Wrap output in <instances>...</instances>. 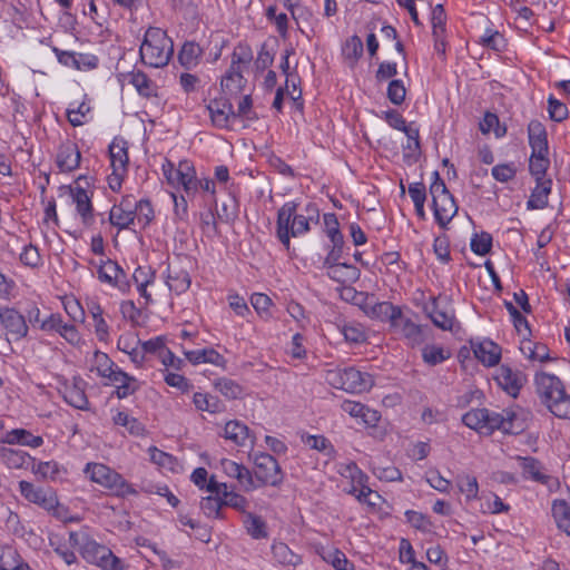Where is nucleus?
Returning <instances> with one entry per match:
<instances>
[{"label": "nucleus", "mask_w": 570, "mask_h": 570, "mask_svg": "<svg viewBox=\"0 0 570 570\" xmlns=\"http://www.w3.org/2000/svg\"><path fill=\"white\" fill-rule=\"evenodd\" d=\"M326 381L333 387L348 393H362L370 390L373 385L372 376L367 373H362L355 367L327 371Z\"/></svg>", "instance_id": "nucleus-4"}, {"label": "nucleus", "mask_w": 570, "mask_h": 570, "mask_svg": "<svg viewBox=\"0 0 570 570\" xmlns=\"http://www.w3.org/2000/svg\"><path fill=\"white\" fill-rule=\"evenodd\" d=\"M324 224L326 227V234L332 243H341L344 240L343 234L340 230V224L334 213H327L323 216Z\"/></svg>", "instance_id": "nucleus-55"}, {"label": "nucleus", "mask_w": 570, "mask_h": 570, "mask_svg": "<svg viewBox=\"0 0 570 570\" xmlns=\"http://www.w3.org/2000/svg\"><path fill=\"white\" fill-rule=\"evenodd\" d=\"M446 14L442 4H436L431 12L433 36L445 32Z\"/></svg>", "instance_id": "nucleus-62"}, {"label": "nucleus", "mask_w": 570, "mask_h": 570, "mask_svg": "<svg viewBox=\"0 0 570 570\" xmlns=\"http://www.w3.org/2000/svg\"><path fill=\"white\" fill-rule=\"evenodd\" d=\"M515 421L517 414L511 410L499 413L485 407L472 409L462 416L464 425L484 435H491L495 430L518 434L523 428L521 424H515Z\"/></svg>", "instance_id": "nucleus-2"}, {"label": "nucleus", "mask_w": 570, "mask_h": 570, "mask_svg": "<svg viewBox=\"0 0 570 570\" xmlns=\"http://www.w3.org/2000/svg\"><path fill=\"white\" fill-rule=\"evenodd\" d=\"M346 470L350 473V476L352 479V488L348 490V493L354 494L356 499L362 503H368L371 505H374V502L370 501V497L374 493L372 489L366 484L368 476L358 469L356 463L351 462Z\"/></svg>", "instance_id": "nucleus-20"}, {"label": "nucleus", "mask_w": 570, "mask_h": 570, "mask_svg": "<svg viewBox=\"0 0 570 570\" xmlns=\"http://www.w3.org/2000/svg\"><path fill=\"white\" fill-rule=\"evenodd\" d=\"M135 212L138 222H142V226H147L154 219V209L148 199H140L135 202Z\"/></svg>", "instance_id": "nucleus-61"}, {"label": "nucleus", "mask_w": 570, "mask_h": 570, "mask_svg": "<svg viewBox=\"0 0 570 570\" xmlns=\"http://www.w3.org/2000/svg\"><path fill=\"white\" fill-rule=\"evenodd\" d=\"M193 402L197 410L216 413L219 411V400L216 396L206 393H195Z\"/></svg>", "instance_id": "nucleus-51"}, {"label": "nucleus", "mask_w": 570, "mask_h": 570, "mask_svg": "<svg viewBox=\"0 0 570 570\" xmlns=\"http://www.w3.org/2000/svg\"><path fill=\"white\" fill-rule=\"evenodd\" d=\"M57 60L65 67L73 68L79 71H90L99 66V58L92 53H81L71 50H61L52 47Z\"/></svg>", "instance_id": "nucleus-10"}, {"label": "nucleus", "mask_w": 570, "mask_h": 570, "mask_svg": "<svg viewBox=\"0 0 570 570\" xmlns=\"http://www.w3.org/2000/svg\"><path fill=\"white\" fill-rule=\"evenodd\" d=\"M394 327L400 328L403 336L407 338L411 344H420L423 340L421 326L413 323L410 318H404L402 314L399 325Z\"/></svg>", "instance_id": "nucleus-43"}, {"label": "nucleus", "mask_w": 570, "mask_h": 570, "mask_svg": "<svg viewBox=\"0 0 570 570\" xmlns=\"http://www.w3.org/2000/svg\"><path fill=\"white\" fill-rule=\"evenodd\" d=\"M528 138L531 150L540 154L549 151L548 135L544 125L538 119H532L528 125Z\"/></svg>", "instance_id": "nucleus-26"}, {"label": "nucleus", "mask_w": 570, "mask_h": 570, "mask_svg": "<svg viewBox=\"0 0 570 570\" xmlns=\"http://www.w3.org/2000/svg\"><path fill=\"white\" fill-rule=\"evenodd\" d=\"M535 183V187L527 202V209L529 210L546 208L548 206L549 194L551 193V179L539 180Z\"/></svg>", "instance_id": "nucleus-29"}, {"label": "nucleus", "mask_w": 570, "mask_h": 570, "mask_svg": "<svg viewBox=\"0 0 570 570\" xmlns=\"http://www.w3.org/2000/svg\"><path fill=\"white\" fill-rule=\"evenodd\" d=\"M85 472L90 480L98 483L119 497L136 494L137 491L119 473L101 463H88Z\"/></svg>", "instance_id": "nucleus-5"}, {"label": "nucleus", "mask_w": 570, "mask_h": 570, "mask_svg": "<svg viewBox=\"0 0 570 570\" xmlns=\"http://www.w3.org/2000/svg\"><path fill=\"white\" fill-rule=\"evenodd\" d=\"M3 442L8 444H20L36 449L43 444V439L40 435H33L28 430L13 429L7 433Z\"/></svg>", "instance_id": "nucleus-33"}, {"label": "nucleus", "mask_w": 570, "mask_h": 570, "mask_svg": "<svg viewBox=\"0 0 570 570\" xmlns=\"http://www.w3.org/2000/svg\"><path fill=\"white\" fill-rule=\"evenodd\" d=\"M374 296H371L370 304L363 306V311L371 318L380 321H389L391 326H397L401 320V308L390 302H374Z\"/></svg>", "instance_id": "nucleus-17"}, {"label": "nucleus", "mask_w": 570, "mask_h": 570, "mask_svg": "<svg viewBox=\"0 0 570 570\" xmlns=\"http://www.w3.org/2000/svg\"><path fill=\"white\" fill-rule=\"evenodd\" d=\"M224 500L219 497H205L200 501V510L207 518L224 519L222 508L224 507Z\"/></svg>", "instance_id": "nucleus-46"}, {"label": "nucleus", "mask_w": 570, "mask_h": 570, "mask_svg": "<svg viewBox=\"0 0 570 570\" xmlns=\"http://www.w3.org/2000/svg\"><path fill=\"white\" fill-rule=\"evenodd\" d=\"M73 202L82 224L91 226L94 224V208L87 191L81 187H77L73 193Z\"/></svg>", "instance_id": "nucleus-32"}, {"label": "nucleus", "mask_w": 570, "mask_h": 570, "mask_svg": "<svg viewBox=\"0 0 570 570\" xmlns=\"http://www.w3.org/2000/svg\"><path fill=\"white\" fill-rule=\"evenodd\" d=\"M0 459L9 469H29L35 458L22 450L0 446Z\"/></svg>", "instance_id": "nucleus-24"}, {"label": "nucleus", "mask_w": 570, "mask_h": 570, "mask_svg": "<svg viewBox=\"0 0 570 570\" xmlns=\"http://www.w3.org/2000/svg\"><path fill=\"white\" fill-rule=\"evenodd\" d=\"M95 364L98 375L101 377H106L109 381L111 380L112 376L116 375V371L121 370L111 361V358L106 353L100 351L95 352Z\"/></svg>", "instance_id": "nucleus-42"}, {"label": "nucleus", "mask_w": 570, "mask_h": 570, "mask_svg": "<svg viewBox=\"0 0 570 570\" xmlns=\"http://www.w3.org/2000/svg\"><path fill=\"white\" fill-rule=\"evenodd\" d=\"M98 279L101 283H106L111 285L112 281L117 278V275H122V268L118 265L117 262L107 259L101 261V264L97 271Z\"/></svg>", "instance_id": "nucleus-44"}, {"label": "nucleus", "mask_w": 570, "mask_h": 570, "mask_svg": "<svg viewBox=\"0 0 570 570\" xmlns=\"http://www.w3.org/2000/svg\"><path fill=\"white\" fill-rule=\"evenodd\" d=\"M363 51L362 38H346L342 45V56L351 68L356 65Z\"/></svg>", "instance_id": "nucleus-38"}, {"label": "nucleus", "mask_w": 570, "mask_h": 570, "mask_svg": "<svg viewBox=\"0 0 570 570\" xmlns=\"http://www.w3.org/2000/svg\"><path fill=\"white\" fill-rule=\"evenodd\" d=\"M305 443L314 450H317L326 455L335 453L334 446L331 444L328 439L323 435H308Z\"/></svg>", "instance_id": "nucleus-60"}, {"label": "nucleus", "mask_w": 570, "mask_h": 570, "mask_svg": "<svg viewBox=\"0 0 570 570\" xmlns=\"http://www.w3.org/2000/svg\"><path fill=\"white\" fill-rule=\"evenodd\" d=\"M224 436L240 446H245L248 440L253 443L248 426L237 420L226 423Z\"/></svg>", "instance_id": "nucleus-34"}, {"label": "nucleus", "mask_w": 570, "mask_h": 570, "mask_svg": "<svg viewBox=\"0 0 570 570\" xmlns=\"http://www.w3.org/2000/svg\"><path fill=\"white\" fill-rule=\"evenodd\" d=\"M472 343V348L474 356L485 366H494L500 362L501 358V347L490 341L484 340L476 344Z\"/></svg>", "instance_id": "nucleus-22"}, {"label": "nucleus", "mask_w": 570, "mask_h": 570, "mask_svg": "<svg viewBox=\"0 0 570 570\" xmlns=\"http://www.w3.org/2000/svg\"><path fill=\"white\" fill-rule=\"evenodd\" d=\"M289 11L301 32L306 33V28L309 26V18L312 17V13L305 7L297 3H289Z\"/></svg>", "instance_id": "nucleus-54"}, {"label": "nucleus", "mask_w": 570, "mask_h": 570, "mask_svg": "<svg viewBox=\"0 0 570 570\" xmlns=\"http://www.w3.org/2000/svg\"><path fill=\"white\" fill-rule=\"evenodd\" d=\"M327 269V276L340 284H353L360 279L361 271L347 263H336L330 266H325Z\"/></svg>", "instance_id": "nucleus-23"}, {"label": "nucleus", "mask_w": 570, "mask_h": 570, "mask_svg": "<svg viewBox=\"0 0 570 570\" xmlns=\"http://www.w3.org/2000/svg\"><path fill=\"white\" fill-rule=\"evenodd\" d=\"M0 323L6 328L7 334L16 341L27 336L29 327L26 316L16 308L4 307L0 309Z\"/></svg>", "instance_id": "nucleus-12"}, {"label": "nucleus", "mask_w": 570, "mask_h": 570, "mask_svg": "<svg viewBox=\"0 0 570 570\" xmlns=\"http://www.w3.org/2000/svg\"><path fill=\"white\" fill-rule=\"evenodd\" d=\"M86 382L75 376L71 384H63L60 389V393L63 400L71 406L78 410H88L89 401L85 392Z\"/></svg>", "instance_id": "nucleus-19"}, {"label": "nucleus", "mask_w": 570, "mask_h": 570, "mask_svg": "<svg viewBox=\"0 0 570 570\" xmlns=\"http://www.w3.org/2000/svg\"><path fill=\"white\" fill-rule=\"evenodd\" d=\"M139 52L145 65L165 67L174 55L173 38H144Z\"/></svg>", "instance_id": "nucleus-6"}, {"label": "nucleus", "mask_w": 570, "mask_h": 570, "mask_svg": "<svg viewBox=\"0 0 570 570\" xmlns=\"http://www.w3.org/2000/svg\"><path fill=\"white\" fill-rule=\"evenodd\" d=\"M246 79L243 77V70L239 67H229L222 77L220 87L226 97L237 96L245 87Z\"/></svg>", "instance_id": "nucleus-25"}, {"label": "nucleus", "mask_w": 570, "mask_h": 570, "mask_svg": "<svg viewBox=\"0 0 570 570\" xmlns=\"http://www.w3.org/2000/svg\"><path fill=\"white\" fill-rule=\"evenodd\" d=\"M136 218L135 199L131 195L124 196L118 205H115L109 214V223L119 229L128 228Z\"/></svg>", "instance_id": "nucleus-16"}, {"label": "nucleus", "mask_w": 570, "mask_h": 570, "mask_svg": "<svg viewBox=\"0 0 570 570\" xmlns=\"http://www.w3.org/2000/svg\"><path fill=\"white\" fill-rule=\"evenodd\" d=\"M424 311L436 327L453 331L456 320L453 309L448 305L442 306L438 298L432 297Z\"/></svg>", "instance_id": "nucleus-14"}, {"label": "nucleus", "mask_w": 570, "mask_h": 570, "mask_svg": "<svg viewBox=\"0 0 570 570\" xmlns=\"http://www.w3.org/2000/svg\"><path fill=\"white\" fill-rule=\"evenodd\" d=\"M386 96L393 105L400 106L406 96V89L403 81L400 79L391 80L387 86Z\"/></svg>", "instance_id": "nucleus-57"}, {"label": "nucleus", "mask_w": 570, "mask_h": 570, "mask_svg": "<svg viewBox=\"0 0 570 570\" xmlns=\"http://www.w3.org/2000/svg\"><path fill=\"white\" fill-rule=\"evenodd\" d=\"M548 111L550 119L561 122L568 117V108L566 104L556 99L552 95L548 98Z\"/></svg>", "instance_id": "nucleus-58"}, {"label": "nucleus", "mask_w": 570, "mask_h": 570, "mask_svg": "<svg viewBox=\"0 0 570 570\" xmlns=\"http://www.w3.org/2000/svg\"><path fill=\"white\" fill-rule=\"evenodd\" d=\"M110 382L115 384L116 390L114 394L119 400L132 395L139 389L137 379L124 372L122 370L116 371V375L111 377Z\"/></svg>", "instance_id": "nucleus-28"}, {"label": "nucleus", "mask_w": 570, "mask_h": 570, "mask_svg": "<svg viewBox=\"0 0 570 570\" xmlns=\"http://www.w3.org/2000/svg\"><path fill=\"white\" fill-rule=\"evenodd\" d=\"M430 195L435 220L441 228H445L458 213L454 197L446 186L430 188Z\"/></svg>", "instance_id": "nucleus-9"}, {"label": "nucleus", "mask_w": 570, "mask_h": 570, "mask_svg": "<svg viewBox=\"0 0 570 570\" xmlns=\"http://www.w3.org/2000/svg\"><path fill=\"white\" fill-rule=\"evenodd\" d=\"M552 515L560 530L570 537V505L566 500H554L552 503Z\"/></svg>", "instance_id": "nucleus-40"}, {"label": "nucleus", "mask_w": 570, "mask_h": 570, "mask_svg": "<svg viewBox=\"0 0 570 570\" xmlns=\"http://www.w3.org/2000/svg\"><path fill=\"white\" fill-rule=\"evenodd\" d=\"M492 235L488 232H481L473 235L471 238L470 247L471 250L480 256H484L491 252L492 248Z\"/></svg>", "instance_id": "nucleus-47"}, {"label": "nucleus", "mask_w": 570, "mask_h": 570, "mask_svg": "<svg viewBox=\"0 0 570 570\" xmlns=\"http://www.w3.org/2000/svg\"><path fill=\"white\" fill-rule=\"evenodd\" d=\"M492 177L500 183H508L517 175V167L513 163L499 164L491 169Z\"/></svg>", "instance_id": "nucleus-56"}, {"label": "nucleus", "mask_w": 570, "mask_h": 570, "mask_svg": "<svg viewBox=\"0 0 570 570\" xmlns=\"http://www.w3.org/2000/svg\"><path fill=\"white\" fill-rule=\"evenodd\" d=\"M128 82L132 85L141 97L150 98L157 96L156 83L148 76L140 71H131L127 75Z\"/></svg>", "instance_id": "nucleus-30"}, {"label": "nucleus", "mask_w": 570, "mask_h": 570, "mask_svg": "<svg viewBox=\"0 0 570 570\" xmlns=\"http://www.w3.org/2000/svg\"><path fill=\"white\" fill-rule=\"evenodd\" d=\"M320 223V209L315 203L309 202L299 210V204L286 202L277 210L276 236L288 250L291 238L299 237L311 230V224Z\"/></svg>", "instance_id": "nucleus-1"}, {"label": "nucleus", "mask_w": 570, "mask_h": 570, "mask_svg": "<svg viewBox=\"0 0 570 570\" xmlns=\"http://www.w3.org/2000/svg\"><path fill=\"white\" fill-rule=\"evenodd\" d=\"M203 50L194 40L185 41L178 53V60L183 67L190 69L198 63Z\"/></svg>", "instance_id": "nucleus-37"}, {"label": "nucleus", "mask_w": 570, "mask_h": 570, "mask_svg": "<svg viewBox=\"0 0 570 570\" xmlns=\"http://www.w3.org/2000/svg\"><path fill=\"white\" fill-rule=\"evenodd\" d=\"M272 553L274 559L283 566H297L302 562L298 554L294 553L289 547L284 542H275L272 546Z\"/></svg>", "instance_id": "nucleus-41"}, {"label": "nucleus", "mask_w": 570, "mask_h": 570, "mask_svg": "<svg viewBox=\"0 0 570 570\" xmlns=\"http://www.w3.org/2000/svg\"><path fill=\"white\" fill-rule=\"evenodd\" d=\"M167 285L170 291L176 294L185 293L191 284L190 275L186 269H170L168 268Z\"/></svg>", "instance_id": "nucleus-36"}, {"label": "nucleus", "mask_w": 570, "mask_h": 570, "mask_svg": "<svg viewBox=\"0 0 570 570\" xmlns=\"http://www.w3.org/2000/svg\"><path fill=\"white\" fill-rule=\"evenodd\" d=\"M186 358L194 365L209 363L223 366L226 362L225 357L214 348H203L195 351H185Z\"/></svg>", "instance_id": "nucleus-31"}, {"label": "nucleus", "mask_w": 570, "mask_h": 570, "mask_svg": "<svg viewBox=\"0 0 570 570\" xmlns=\"http://www.w3.org/2000/svg\"><path fill=\"white\" fill-rule=\"evenodd\" d=\"M207 110L213 125L217 128H228L229 122L235 120V110L228 97L210 100Z\"/></svg>", "instance_id": "nucleus-15"}, {"label": "nucleus", "mask_w": 570, "mask_h": 570, "mask_svg": "<svg viewBox=\"0 0 570 570\" xmlns=\"http://www.w3.org/2000/svg\"><path fill=\"white\" fill-rule=\"evenodd\" d=\"M81 160V154L76 142L67 139L61 142L57 156L56 165L61 173H71L76 170Z\"/></svg>", "instance_id": "nucleus-18"}, {"label": "nucleus", "mask_w": 570, "mask_h": 570, "mask_svg": "<svg viewBox=\"0 0 570 570\" xmlns=\"http://www.w3.org/2000/svg\"><path fill=\"white\" fill-rule=\"evenodd\" d=\"M534 384L541 402L554 416L570 419V395L558 376L540 372L534 376Z\"/></svg>", "instance_id": "nucleus-3"}, {"label": "nucleus", "mask_w": 570, "mask_h": 570, "mask_svg": "<svg viewBox=\"0 0 570 570\" xmlns=\"http://www.w3.org/2000/svg\"><path fill=\"white\" fill-rule=\"evenodd\" d=\"M245 492H250L258 488L254 472L247 469L245 465L239 468V473L234 476Z\"/></svg>", "instance_id": "nucleus-63"}, {"label": "nucleus", "mask_w": 570, "mask_h": 570, "mask_svg": "<svg viewBox=\"0 0 570 570\" xmlns=\"http://www.w3.org/2000/svg\"><path fill=\"white\" fill-rule=\"evenodd\" d=\"M403 132L407 137V142L404 146V149L410 150L409 154H404V158H413V160L416 161L421 153L419 129L409 126L403 130Z\"/></svg>", "instance_id": "nucleus-49"}, {"label": "nucleus", "mask_w": 570, "mask_h": 570, "mask_svg": "<svg viewBox=\"0 0 570 570\" xmlns=\"http://www.w3.org/2000/svg\"><path fill=\"white\" fill-rule=\"evenodd\" d=\"M81 557L89 563L96 564L104 570H124L122 561L112 551L94 539L85 541Z\"/></svg>", "instance_id": "nucleus-8"}, {"label": "nucleus", "mask_w": 570, "mask_h": 570, "mask_svg": "<svg viewBox=\"0 0 570 570\" xmlns=\"http://www.w3.org/2000/svg\"><path fill=\"white\" fill-rule=\"evenodd\" d=\"M253 60V50L252 48L245 43L239 42L238 46L234 48L232 55V63L229 67H247Z\"/></svg>", "instance_id": "nucleus-48"}, {"label": "nucleus", "mask_w": 570, "mask_h": 570, "mask_svg": "<svg viewBox=\"0 0 570 570\" xmlns=\"http://www.w3.org/2000/svg\"><path fill=\"white\" fill-rule=\"evenodd\" d=\"M20 262L28 267L37 268L41 265V256L37 246L29 244L20 254Z\"/></svg>", "instance_id": "nucleus-59"}, {"label": "nucleus", "mask_w": 570, "mask_h": 570, "mask_svg": "<svg viewBox=\"0 0 570 570\" xmlns=\"http://www.w3.org/2000/svg\"><path fill=\"white\" fill-rule=\"evenodd\" d=\"M254 475L259 487H281L284 481V473L277 460L269 453L261 452L254 455Z\"/></svg>", "instance_id": "nucleus-7"}, {"label": "nucleus", "mask_w": 570, "mask_h": 570, "mask_svg": "<svg viewBox=\"0 0 570 570\" xmlns=\"http://www.w3.org/2000/svg\"><path fill=\"white\" fill-rule=\"evenodd\" d=\"M31 470L35 474L55 480L59 473V464L55 461L39 462L38 464L32 463Z\"/></svg>", "instance_id": "nucleus-64"}, {"label": "nucleus", "mask_w": 570, "mask_h": 570, "mask_svg": "<svg viewBox=\"0 0 570 570\" xmlns=\"http://www.w3.org/2000/svg\"><path fill=\"white\" fill-rule=\"evenodd\" d=\"M498 385L505 391L510 396L517 397L520 390L527 382V376L519 370H512L508 365H501L495 375Z\"/></svg>", "instance_id": "nucleus-11"}, {"label": "nucleus", "mask_w": 570, "mask_h": 570, "mask_svg": "<svg viewBox=\"0 0 570 570\" xmlns=\"http://www.w3.org/2000/svg\"><path fill=\"white\" fill-rule=\"evenodd\" d=\"M522 468V474L534 482L549 485L552 476L543 472L542 463L533 456H517Z\"/></svg>", "instance_id": "nucleus-21"}, {"label": "nucleus", "mask_w": 570, "mask_h": 570, "mask_svg": "<svg viewBox=\"0 0 570 570\" xmlns=\"http://www.w3.org/2000/svg\"><path fill=\"white\" fill-rule=\"evenodd\" d=\"M323 559L331 563L336 570H355L354 564L337 549L327 551L326 554L323 556Z\"/></svg>", "instance_id": "nucleus-53"}, {"label": "nucleus", "mask_w": 570, "mask_h": 570, "mask_svg": "<svg viewBox=\"0 0 570 570\" xmlns=\"http://www.w3.org/2000/svg\"><path fill=\"white\" fill-rule=\"evenodd\" d=\"M549 151H541L540 154L531 151L529 160L530 174L535 178V181L546 180V174L550 165L548 158Z\"/></svg>", "instance_id": "nucleus-39"}, {"label": "nucleus", "mask_w": 570, "mask_h": 570, "mask_svg": "<svg viewBox=\"0 0 570 570\" xmlns=\"http://www.w3.org/2000/svg\"><path fill=\"white\" fill-rule=\"evenodd\" d=\"M215 387L227 399H240L244 394V387L237 382L223 377L215 382Z\"/></svg>", "instance_id": "nucleus-45"}, {"label": "nucleus", "mask_w": 570, "mask_h": 570, "mask_svg": "<svg viewBox=\"0 0 570 570\" xmlns=\"http://www.w3.org/2000/svg\"><path fill=\"white\" fill-rule=\"evenodd\" d=\"M244 528L246 532L255 540H262L268 538L267 524L261 515L252 512L245 513L243 519Z\"/></svg>", "instance_id": "nucleus-35"}, {"label": "nucleus", "mask_w": 570, "mask_h": 570, "mask_svg": "<svg viewBox=\"0 0 570 570\" xmlns=\"http://www.w3.org/2000/svg\"><path fill=\"white\" fill-rule=\"evenodd\" d=\"M460 491L465 495L468 501L478 497L479 485L475 476L463 474L456 479Z\"/></svg>", "instance_id": "nucleus-52"}, {"label": "nucleus", "mask_w": 570, "mask_h": 570, "mask_svg": "<svg viewBox=\"0 0 570 570\" xmlns=\"http://www.w3.org/2000/svg\"><path fill=\"white\" fill-rule=\"evenodd\" d=\"M19 490L21 495L29 502L38 504L47 511L57 503V495L51 489L37 488L31 482L20 481Z\"/></svg>", "instance_id": "nucleus-13"}, {"label": "nucleus", "mask_w": 570, "mask_h": 570, "mask_svg": "<svg viewBox=\"0 0 570 570\" xmlns=\"http://www.w3.org/2000/svg\"><path fill=\"white\" fill-rule=\"evenodd\" d=\"M422 357L426 364L434 366L448 360L450 357V353L441 346L426 345L422 350Z\"/></svg>", "instance_id": "nucleus-50"}, {"label": "nucleus", "mask_w": 570, "mask_h": 570, "mask_svg": "<svg viewBox=\"0 0 570 570\" xmlns=\"http://www.w3.org/2000/svg\"><path fill=\"white\" fill-rule=\"evenodd\" d=\"M109 157L114 171H127L129 161L127 141L122 138H114L109 145Z\"/></svg>", "instance_id": "nucleus-27"}]
</instances>
